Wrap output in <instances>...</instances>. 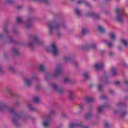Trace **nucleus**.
Wrapping results in <instances>:
<instances>
[{"mask_svg": "<svg viewBox=\"0 0 128 128\" xmlns=\"http://www.w3.org/2000/svg\"><path fill=\"white\" fill-rule=\"evenodd\" d=\"M102 52H104V50L102 51Z\"/></svg>", "mask_w": 128, "mask_h": 128, "instance_id": "42", "label": "nucleus"}, {"mask_svg": "<svg viewBox=\"0 0 128 128\" xmlns=\"http://www.w3.org/2000/svg\"><path fill=\"white\" fill-rule=\"evenodd\" d=\"M92 116V113H89L86 116V118H90Z\"/></svg>", "mask_w": 128, "mask_h": 128, "instance_id": "17", "label": "nucleus"}, {"mask_svg": "<svg viewBox=\"0 0 128 128\" xmlns=\"http://www.w3.org/2000/svg\"><path fill=\"white\" fill-rule=\"evenodd\" d=\"M58 36H60V34H58Z\"/></svg>", "mask_w": 128, "mask_h": 128, "instance_id": "45", "label": "nucleus"}, {"mask_svg": "<svg viewBox=\"0 0 128 128\" xmlns=\"http://www.w3.org/2000/svg\"><path fill=\"white\" fill-rule=\"evenodd\" d=\"M113 54H114V52H110L109 53V56H113Z\"/></svg>", "mask_w": 128, "mask_h": 128, "instance_id": "30", "label": "nucleus"}, {"mask_svg": "<svg viewBox=\"0 0 128 128\" xmlns=\"http://www.w3.org/2000/svg\"><path fill=\"white\" fill-rule=\"evenodd\" d=\"M75 12L78 16H80V9L78 8L75 9Z\"/></svg>", "mask_w": 128, "mask_h": 128, "instance_id": "15", "label": "nucleus"}, {"mask_svg": "<svg viewBox=\"0 0 128 128\" xmlns=\"http://www.w3.org/2000/svg\"><path fill=\"white\" fill-rule=\"evenodd\" d=\"M98 88L99 90H102V86L100 85H98Z\"/></svg>", "mask_w": 128, "mask_h": 128, "instance_id": "25", "label": "nucleus"}, {"mask_svg": "<svg viewBox=\"0 0 128 128\" xmlns=\"http://www.w3.org/2000/svg\"><path fill=\"white\" fill-rule=\"evenodd\" d=\"M48 28L50 30V34H52V31L54 30H56V28H58V24L50 23L48 24Z\"/></svg>", "mask_w": 128, "mask_h": 128, "instance_id": "3", "label": "nucleus"}, {"mask_svg": "<svg viewBox=\"0 0 128 128\" xmlns=\"http://www.w3.org/2000/svg\"><path fill=\"white\" fill-rule=\"evenodd\" d=\"M107 98H108V97L106 96H102V100H106Z\"/></svg>", "mask_w": 128, "mask_h": 128, "instance_id": "29", "label": "nucleus"}, {"mask_svg": "<svg viewBox=\"0 0 128 128\" xmlns=\"http://www.w3.org/2000/svg\"><path fill=\"white\" fill-rule=\"evenodd\" d=\"M34 42H38V38H34Z\"/></svg>", "mask_w": 128, "mask_h": 128, "instance_id": "28", "label": "nucleus"}, {"mask_svg": "<svg viewBox=\"0 0 128 128\" xmlns=\"http://www.w3.org/2000/svg\"><path fill=\"white\" fill-rule=\"evenodd\" d=\"M122 106V103H119L118 104V106Z\"/></svg>", "mask_w": 128, "mask_h": 128, "instance_id": "34", "label": "nucleus"}, {"mask_svg": "<svg viewBox=\"0 0 128 128\" xmlns=\"http://www.w3.org/2000/svg\"><path fill=\"white\" fill-rule=\"evenodd\" d=\"M106 44L110 48H112V44L111 42H107Z\"/></svg>", "mask_w": 128, "mask_h": 128, "instance_id": "27", "label": "nucleus"}, {"mask_svg": "<svg viewBox=\"0 0 128 128\" xmlns=\"http://www.w3.org/2000/svg\"><path fill=\"white\" fill-rule=\"evenodd\" d=\"M89 48H92V50H94V48H96V45L94 44L92 46H90Z\"/></svg>", "mask_w": 128, "mask_h": 128, "instance_id": "24", "label": "nucleus"}, {"mask_svg": "<svg viewBox=\"0 0 128 128\" xmlns=\"http://www.w3.org/2000/svg\"><path fill=\"white\" fill-rule=\"evenodd\" d=\"M8 2H10V1H8Z\"/></svg>", "mask_w": 128, "mask_h": 128, "instance_id": "46", "label": "nucleus"}, {"mask_svg": "<svg viewBox=\"0 0 128 128\" xmlns=\"http://www.w3.org/2000/svg\"><path fill=\"white\" fill-rule=\"evenodd\" d=\"M63 60L64 62H68V60H70V58H68V56H64Z\"/></svg>", "mask_w": 128, "mask_h": 128, "instance_id": "18", "label": "nucleus"}, {"mask_svg": "<svg viewBox=\"0 0 128 128\" xmlns=\"http://www.w3.org/2000/svg\"><path fill=\"white\" fill-rule=\"evenodd\" d=\"M98 30H99V32H104L106 30V29H104L102 26H99L98 27Z\"/></svg>", "mask_w": 128, "mask_h": 128, "instance_id": "11", "label": "nucleus"}, {"mask_svg": "<svg viewBox=\"0 0 128 128\" xmlns=\"http://www.w3.org/2000/svg\"><path fill=\"white\" fill-rule=\"evenodd\" d=\"M18 10H20V7H18Z\"/></svg>", "mask_w": 128, "mask_h": 128, "instance_id": "41", "label": "nucleus"}, {"mask_svg": "<svg viewBox=\"0 0 128 128\" xmlns=\"http://www.w3.org/2000/svg\"><path fill=\"white\" fill-rule=\"evenodd\" d=\"M128 81L126 80V84H128Z\"/></svg>", "mask_w": 128, "mask_h": 128, "instance_id": "39", "label": "nucleus"}, {"mask_svg": "<svg viewBox=\"0 0 128 128\" xmlns=\"http://www.w3.org/2000/svg\"><path fill=\"white\" fill-rule=\"evenodd\" d=\"M46 50L48 52H52L54 56H58V54L60 52L58 47L54 43L52 44L50 46L47 48Z\"/></svg>", "mask_w": 128, "mask_h": 128, "instance_id": "1", "label": "nucleus"}, {"mask_svg": "<svg viewBox=\"0 0 128 128\" xmlns=\"http://www.w3.org/2000/svg\"><path fill=\"white\" fill-rule=\"evenodd\" d=\"M70 98H72V96H74V94L73 93H71L70 95Z\"/></svg>", "mask_w": 128, "mask_h": 128, "instance_id": "31", "label": "nucleus"}, {"mask_svg": "<svg viewBox=\"0 0 128 128\" xmlns=\"http://www.w3.org/2000/svg\"><path fill=\"white\" fill-rule=\"evenodd\" d=\"M79 106L81 110L82 108V105H79Z\"/></svg>", "mask_w": 128, "mask_h": 128, "instance_id": "36", "label": "nucleus"}, {"mask_svg": "<svg viewBox=\"0 0 128 128\" xmlns=\"http://www.w3.org/2000/svg\"><path fill=\"white\" fill-rule=\"evenodd\" d=\"M32 78H26L25 80V84L26 86H30Z\"/></svg>", "mask_w": 128, "mask_h": 128, "instance_id": "5", "label": "nucleus"}, {"mask_svg": "<svg viewBox=\"0 0 128 128\" xmlns=\"http://www.w3.org/2000/svg\"><path fill=\"white\" fill-rule=\"evenodd\" d=\"M118 50H120V48H118Z\"/></svg>", "mask_w": 128, "mask_h": 128, "instance_id": "43", "label": "nucleus"}, {"mask_svg": "<svg viewBox=\"0 0 128 128\" xmlns=\"http://www.w3.org/2000/svg\"><path fill=\"white\" fill-rule=\"evenodd\" d=\"M38 68L39 70L42 72V70H44V66L42 65H40Z\"/></svg>", "mask_w": 128, "mask_h": 128, "instance_id": "14", "label": "nucleus"}, {"mask_svg": "<svg viewBox=\"0 0 128 128\" xmlns=\"http://www.w3.org/2000/svg\"><path fill=\"white\" fill-rule=\"evenodd\" d=\"M17 20H18V22H20H20H22V20L21 19V18H19V17L17 18Z\"/></svg>", "mask_w": 128, "mask_h": 128, "instance_id": "23", "label": "nucleus"}, {"mask_svg": "<svg viewBox=\"0 0 128 128\" xmlns=\"http://www.w3.org/2000/svg\"><path fill=\"white\" fill-rule=\"evenodd\" d=\"M112 72H113V74L114 76H116V69L114 68H112L111 70Z\"/></svg>", "mask_w": 128, "mask_h": 128, "instance_id": "13", "label": "nucleus"}, {"mask_svg": "<svg viewBox=\"0 0 128 128\" xmlns=\"http://www.w3.org/2000/svg\"><path fill=\"white\" fill-rule=\"evenodd\" d=\"M126 114V112H123L122 114V116H124V114Z\"/></svg>", "mask_w": 128, "mask_h": 128, "instance_id": "32", "label": "nucleus"}, {"mask_svg": "<svg viewBox=\"0 0 128 128\" xmlns=\"http://www.w3.org/2000/svg\"><path fill=\"white\" fill-rule=\"evenodd\" d=\"M82 34H86L88 32V30L86 28L82 29Z\"/></svg>", "mask_w": 128, "mask_h": 128, "instance_id": "16", "label": "nucleus"}, {"mask_svg": "<svg viewBox=\"0 0 128 128\" xmlns=\"http://www.w3.org/2000/svg\"><path fill=\"white\" fill-rule=\"evenodd\" d=\"M53 88H54V90H57L58 92H60V88H58L56 84H53Z\"/></svg>", "mask_w": 128, "mask_h": 128, "instance_id": "10", "label": "nucleus"}, {"mask_svg": "<svg viewBox=\"0 0 128 128\" xmlns=\"http://www.w3.org/2000/svg\"><path fill=\"white\" fill-rule=\"evenodd\" d=\"M70 78H68V77H65L64 78V82H68Z\"/></svg>", "mask_w": 128, "mask_h": 128, "instance_id": "20", "label": "nucleus"}, {"mask_svg": "<svg viewBox=\"0 0 128 128\" xmlns=\"http://www.w3.org/2000/svg\"><path fill=\"white\" fill-rule=\"evenodd\" d=\"M49 124H50V120L48 119L45 120L43 123L44 126H45V128L48 126Z\"/></svg>", "mask_w": 128, "mask_h": 128, "instance_id": "6", "label": "nucleus"}, {"mask_svg": "<svg viewBox=\"0 0 128 128\" xmlns=\"http://www.w3.org/2000/svg\"><path fill=\"white\" fill-rule=\"evenodd\" d=\"M83 78H84L86 80V78H88V73H84L83 74Z\"/></svg>", "mask_w": 128, "mask_h": 128, "instance_id": "19", "label": "nucleus"}, {"mask_svg": "<svg viewBox=\"0 0 128 128\" xmlns=\"http://www.w3.org/2000/svg\"><path fill=\"white\" fill-rule=\"evenodd\" d=\"M108 126V123L105 124V126Z\"/></svg>", "mask_w": 128, "mask_h": 128, "instance_id": "37", "label": "nucleus"}, {"mask_svg": "<svg viewBox=\"0 0 128 128\" xmlns=\"http://www.w3.org/2000/svg\"><path fill=\"white\" fill-rule=\"evenodd\" d=\"M26 28H30V24H26Z\"/></svg>", "mask_w": 128, "mask_h": 128, "instance_id": "35", "label": "nucleus"}, {"mask_svg": "<svg viewBox=\"0 0 128 128\" xmlns=\"http://www.w3.org/2000/svg\"><path fill=\"white\" fill-rule=\"evenodd\" d=\"M12 121H13V122H14V120H12Z\"/></svg>", "mask_w": 128, "mask_h": 128, "instance_id": "44", "label": "nucleus"}, {"mask_svg": "<svg viewBox=\"0 0 128 128\" xmlns=\"http://www.w3.org/2000/svg\"><path fill=\"white\" fill-rule=\"evenodd\" d=\"M88 16H94V18H95V16H96V15H94V14H92V13H88Z\"/></svg>", "mask_w": 128, "mask_h": 128, "instance_id": "22", "label": "nucleus"}, {"mask_svg": "<svg viewBox=\"0 0 128 128\" xmlns=\"http://www.w3.org/2000/svg\"><path fill=\"white\" fill-rule=\"evenodd\" d=\"M120 42L122 44L126 46H128V42H126V40L125 39H122L120 40Z\"/></svg>", "mask_w": 128, "mask_h": 128, "instance_id": "9", "label": "nucleus"}, {"mask_svg": "<svg viewBox=\"0 0 128 128\" xmlns=\"http://www.w3.org/2000/svg\"><path fill=\"white\" fill-rule=\"evenodd\" d=\"M116 12L118 14V16L116 18L118 22H122L123 20L122 14H124L123 9L117 8L116 9Z\"/></svg>", "mask_w": 128, "mask_h": 128, "instance_id": "2", "label": "nucleus"}, {"mask_svg": "<svg viewBox=\"0 0 128 128\" xmlns=\"http://www.w3.org/2000/svg\"><path fill=\"white\" fill-rule=\"evenodd\" d=\"M82 1H80L78 2V4H82Z\"/></svg>", "mask_w": 128, "mask_h": 128, "instance_id": "38", "label": "nucleus"}, {"mask_svg": "<svg viewBox=\"0 0 128 128\" xmlns=\"http://www.w3.org/2000/svg\"><path fill=\"white\" fill-rule=\"evenodd\" d=\"M34 102H38V100H40V98H38L36 97L35 98H34Z\"/></svg>", "mask_w": 128, "mask_h": 128, "instance_id": "26", "label": "nucleus"}, {"mask_svg": "<svg viewBox=\"0 0 128 128\" xmlns=\"http://www.w3.org/2000/svg\"><path fill=\"white\" fill-rule=\"evenodd\" d=\"M60 72V69H57L56 70V72L57 74H58V72Z\"/></svg>", "mask_w": 128, "mask_h": 128, "instance_id": "33", "label": "nucleus"}, {"mask_svg": "<svg viewBox=\"0 0 128 128\" xmlns=\"http://www.w3.org/2000/svg\"><path fill=\"white\" fill-rule=\"evenodd\" d=\"M110 38L111 40H114L116 38V34L114 33H111L110 34Z\"/></svg>", "mask_w": 128, "mask_h": 128, "instance_id": "12", "label": "nucleus"}, {"mask_svg": "<svg viewBox=\"0 0 128 128\" xmlns=\"http://www.w3.org/2000/svg\"><path fill=\"white\" fill-rule=\"evenodd\" d=\"M10 110H11V112H13L14 110H13L12 109H11Z\"/></svg>", "mask_w": 128, "mask_h": 128, "instance_id": "40", "label": "nucleus"}, {"mask_svg": "<svg viewBox=\"0 0 128 128\" xmlns=\"http://www.w3.org/2000/svg\"><path fill=\"white\" fill-rule=\"evenodd\" d=\"M76 126H81L80 124H71L70 125V128H76Z\"/></svg>", "mask_w": 128, "mask_h": 128, "instance_id": "8", "label": "nucleus"}, {"mask_svg": "<svg viewBox=\"0 0 128 128\" xmlns=\"http://www.w3.org/2000/svg\"><path fill=\"white\" fill-rule=\"evenodd\" d=\"M106 106V105L104 104V106H101L98 107V110L99 112H102V110H104V108Z\"/></svg>", "mask_w": 128, "mask_h": 128, "instance_id": "7", "label": "nucleus"}, {"mask_svg": "<svg viewBox=\"0 0 128 128\" xmlns=\"http://www.w3.org/2000/svg\"><path fill=\"white\" fill-rule=\"evenodd\" d=\"M104 64L102 62H99V63H96L94 65V66L95 68H96L97 70H98V68H104Z\"/></svg>", "mask_w": 128, "mask_h": 128, "instance_id": "4", "label": "nucleus"}, {"mask_svg": "<svg viewBox=\"0 0 128 128\" xmlns=\"http://www.w3.org/2000/svg\"><path fill=\"white\" fill-rule=\"evenodd\" d=\"M87 102H92L94 100V98L90 97H89L86 100Z\"/></svg>", "mask_w": 128, "mask_h": 128, "instance_id": "21", "label": "nucleus"}]
</instances>
